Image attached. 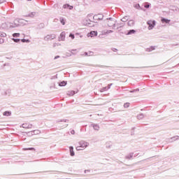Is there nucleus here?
I'll list each match as a JSON object with an SVG mask.
<instances>
[{"label":"nucleus","instance_id":"f257e3e1","mask_svg":"<svg viewBox=\"0 0 179 179\" xmlns=\"http://www.w3.org/2000/svg\"><path fill=\"white\" fill-rule=\"evenodd\" d=\"M89 143H86L85 141H80L79 143V145L76 147V150H83L87 148Z\"/></svg>","mask_w":179,"mask_h":179},{"label":"nucleus","instance_id":"f03ea898","mask_svg":"<svg viewBox=\"0 0 179 179\" xmlns=\"http://www.w3.org/2000/svg\"><path fill=\"white\" fill-rule=\"evenodd\" d=\"M147 24H148V30H153L155 26H156L155 20H148L147 22Z\"/></svg>","mask_w":179,"mask_h":179},{"label":"nucleus","instance_id":"7ed1b4c3","mask_svg":"<svg viewBox=\"0 0 179 179\" xmlns=\"http://www.w3.org/2000/svg\"><path fill=\"white\" fill-rule=\"evenodd\" d=\"M106 23L108 24V26L109 27H113V26L115 27V20H114L113 18H108L106 20Z\"/></svg>","mask_w":179,"mask_h":179},{"label":"nucleus","instance_id":"20e7f679","mask_svg":"<svg viewBox=\"0 0 179 179\" xmlns=\"http://www.w3.org/2000/svg\"><path fill=\"white\" fill-rule=\"evenodd\" d=\"M56 38H57V36L55 34H50V35H46L43 38V40L45 41H51V40H54Z\"/></svg>","mask_w":179,"mask_h":179},{"label":"nucleus","instance_id":"39448f33","mask_svg":"<svg viewBox=\"0 0 179 179\" xmlns=\"http://www.w3.org/2000/svg\"><path fill=\"white\" fill-rule=\"evenodd\" d=\"M104 17V15L102 14H96L94 15L93 19L94 20H103V18Z\"/></svg>","mask_w":179,"mask_h":179},{"label":"nucleus","instance_id":"423d86ee","mask_svg":"<svg viewBox=\"0 0 179 179\" xmlns=\"http://www.w3.org/2000/svg\"><path fill=\"white\" fill-rule=\"evenodd\" d=\"M20 26V24L19 23V18H17L14 20L13 24L10 25V27H19Z\"/></svg>","mask_w":179,"mask_h":179},{"label":"nucleus","instance_id":"0eeeda50","mask_svg":"<svg viewBox=\"0 0 179 179\" xmlns=\"http://www.w3.org/2000/svg\"><path fill=\"white\" fill-rule=\"evenodd\" d=\"M18 22H19V24H20V26H26V24H27V20H23V19H20V18H18Z\"/></svg>","mask_w":179,"mask_h":179},{"label":"nucleus","instance_id":"6e6552de","mask_svg":"<svg viewBox=\"0 0 179 179\" xmlns=\"http://www.w3.org/2000/svg\"><path fill=\"white\" fill-rule=\"evenodd\" d=\"M65 31H63L60 34V36L59 37V41H65Z\"/></svg>","mask_w":179,"mask_h":179},{"label":"nucleus","instance_id":"1a4fd4ad","mask_svg":"<svg viewBox=\"0 0 179 179\" xmlns=\"http://www.w3.org/2000/svg\"><path fill=\"white\" fill-rule=\"evenodd\" d=\"M96 36H97V31H92L87 34V37H96Z\"/></svg>","mask_w":179,"mask_h":179},{"label":"nucleus","instance_id":"9d476101","mask_svg":"<svg viewBox=\"0 0 179 179\" xmlns=\"http://www.w3.org/2000/svg\"><path fill=\"white\" fill-rule=\"evenodd\" d=\"M22 128H25V129H29L31 128V124L29 123H24L22 124Z\"/></svg>","mask_w":179,"mask_h":179},{"label":"nucleus","instance_id":"9b49d317","mask_svg":"<svg viewBox=\"0 0 179 179\" xmlns=\"http://www.w3.org/2000/svg\"><path fill=\"white\" fill-rule=\"evenodd\" d=\"M127 24H128V26H130V27H132V26H134V24H135V21H134L133 20H130L127 22Z\"/></svg>","mask_w":179,"mask_h":179},{"label":"nucleus","instance_id":"f8f14e48","mask_svg":"<svg viewBox=\"0 0 179 179\" xmlns=\"http://www.w3.org/2000/svg\"><path fill=\"white\" fill-rule=\"evenodd\" d=\"M76 92L73 90H69L67 92L68 96H74Z\"/></svg>","mask_w":179,"mask_h":179},{"label":"nucleus","instance_id":"ddd939ff","mask_svg":"<svg viewBox=\"0 0 179 179\" xmlns=\"http://www.w3.org/2000/svg\"><path fill=\"white\" fill-rule=\"evenodd\" d=\"M136 33V31H135L134 29H131L130 31H129V32L127 34V36H129L131 34H135Z\"/></svg>","mask_w":179,"mask_h":179},{"label":"nucleus","instance_id":"4468645a","mask_svg":"<svg viewBox=\"0 0 179 179\" xmlns=\"http://www.w3.org/2000/svg\"><path fill=\"white\" fill-rule=\"evenodd\" d=\"M161 21L162 22V23H170V21H171V20L162 17V20H161Z\"/></svg>","mask_w":179,"mask_h":179},{"label":"nucleus","instance_id":"2eb2a0df","mask_svg":"<svg viewBox=\"0 0 179 179\" xmlns=\"http://www.w3.org/2000/svg\"><path fill=\"white\" fill-rule=\"evenodd\" d=\"M69 149L71 156H75V152H73V147H70Z\"/></svg>","mask_w":179,"mask_h":179},{"label":"nucleus","instance_id":"dca6fc26","mask_svg":"<svg viewBox=\"0 0 179 179\" xmlns=\"http://www.w3.org/2000/svg\"><path fill=\"white\" fill-rule=\"evenodd\" d=\"M155 50V47L151 46L150 48H147V49H146V51H147L148 52H150V51H153V50Z\"/></svg>","mask_w":179,"mask_h":179},{"label":"nucleus","instance_id":"f3484780","mask_svg":"<svg viewBox=\"0 0 179 179\" xmlns=\"http://www.w3.org/2000/svg\"><path fill=\"white\" fill-rule=\"evenodd\" d=\"M129 17L125 16V17H122L121 20H122V22H127V20H129Z\"/></svg>","mask_w":179,"mask_h":179},{"label":"nucleus","instance_id":"a211bd4d","mask_svg":"<svg viewBox=\"0 0 179 179\" xmlns=\"http://www.w3.org/2000/svg\"><path fill=\"white\" fill-rule=\"evenodd\" d=\"M36 16V13H31L28 15V17H34Z\"/></svg>","mask_w":179,"mask_h":179},{"label":"nucleus","instance_id":"6ab92c4d","mask_svg":"<svg viewBox=\"0 0 179 179\" xmlns=\"http://www.w3.org/2000/svg\"><path fill=\"white\" fill-rule=\"evenodd\" d=\"M110 33H113V30L103 31V34H110Z\"/></svg>","mask_w":179,"mask_h":179},{"label":"nucleus","instance_id":"aec40b11","mask_svg":"<svg viewBox=\"0 0 179 179\" xmlns=\"http://www.w3.org/2000/svg\"><path fill=\"white\" fill-rule=\"evenodd\" d=\"M93 128H94V129H95L96 131H99V129H100V127H99V125H97V124H94V125H93Z\"/></svg>","mask_w":179,"mask_h":179},{"label":"nucleus","instance_id":"412c9836","mask_svg":"<svg viewBox=\"0 0 179 179\" xmlns=\"http://www.w3.org/2000/svg\"><path fill=\"white\" fill-rule=\"evenodd\" d=\"M59 85V86H66V82L62 81Z\"/></svg>","mask_w":179,"mask_h":179},{"label":"nucleus","instance_id":"4be33fe9","mask_svg":"<svg viewBox=\"0 0 179 179\" xmlns=\"http://www.w3.org/2000/svg\"><path fill=\"white\" fill-rule=\"evenodd\" d=\"M0 37H6L5 32L0 31Z\"/></svg>","mask_w":179,"mask_h":179},{"label":"nucleus","instance_id":"5701e85b","mask_svg":"<svg viewBox=\"0 0 179 179\" xmlns=\"http://www.w3.org/2000/svg\"><path fill=\"white\" fill-rule=\"evenodd\" d=\"M13 37H20V34L15 33L13 34Z\"/></svg>","mask_w":179,"mask_h":179},{"label":"nucleus","instance_id":"b1692460","mask_svg":"<svg viewBox=\"0 0 179 179\" xmlns=\"http://www.w3.org/2000/svg\"><path fill=\"white\" fill-rule=\"evenodd\" d=\"M134 8H136V9H142L141 6L138 3L134 5Z\"/></svg>","mask_w":179,"mask_h":179},{"label":"nucleus","instance_id":"393cba45","mask_svg":"<svg viewBox=\"0 0 179 179\" xmlns=\"http://www.w3.org/2000/svg\"><path fill=\"white\" fill-rule=\"evenodd\" d=\"M3 115H6L7 117H9V115H10V112H4Z\"/></svg>","mask_w":179,"mask_h":179},{"label":"nucleus","instance_id":"a878e982","mask_svg":"<svg viewBox=\"0 0 179 179\" xmlns=\"http://www.w3.org/2000/svg\"><path fill=\"white\" fill-rule=\"evenodd\" d=\"M60 22H61L62 24L65 25V20H64V18H61Z\"/></svg>","mask_w":179,"mask_h":179},{"label":"nucleus","instance_id":"bb28decb","mask_svg":"<svg viewBox=\"0 0 179 179\" xmlns=\"http://www.w3.org/2000/svg\"><path fill=\"white\" fill-rule=\"evenodd\" d=\"M63 8H64V9H68V8H69V4H64V5L63 6Z\"/></svg>","mask_w":179,"mask_h":179},{"label":"nucleus","instance_id":"cd10ccee","mask_svg":"<svg viewBox=\"0 0 179 179\" xmlns=\"http://www.w3.org/2000/svg\"><path fill=\"white\" fill-rule=\"evenodd\" d=\"M12 40L14 41L15 43H19V41H20V39L12 38Z\"/></svg>","mask_w":179,"mask_h":179},{"label":"nucleus","instance_id":"c85d7f7f","mask_svg":"<svg viewBox=\"0 0 179 179\" xmlns=\"http://www.w3.org/2000/svg\"><path fill=\"white\" fill-rule=\"evenodd\" d=\"M5 43V40L3 38H0V44H3Z\"/></svg>","mask_w":179,"mask_h":179},{"label":"nucleus","instance_id":"c756f323","mask_svg":"<svg viewBox=\"0 0 179 179\" xmlns=\"http://www.w3.org/2000/svg\"><path fill=\"white\" fill-rule=\"evenodd\" d=\"M69 37H71V38H72V40H73L75 38V35L70 34Z\"/></svg>","mask_w":179,"mask_h":179},{"label":"nucleus","instance_id":"7c9ffc66","mask_svg":"<svg viewBox=\"0 0 179 179\" xmlns=\"http://www.w3.org/2000/svg\"><path fill=\"white\" fill-rule=\"evenodd\" d=\"M144 7L148 9V8L150 7V5L148 3V4H145V5L144 6Z\"/></svg>","mask_w":179,"mask_h":179},{"label":"nucleus","instance_id":"2f4dec72","mask_svg":"<svg viewBox=\"0 0 179 179\" xmlns=\"http://www.w3.org/2000/svg\"><path fill=\"white\" fill-rule=\"evenodd\" d=\"M73 51H76V49H75V50H71L70 51V52H71V54H72L73 55H75V54H76V53H73Z\"/></svg>","mask_w":179,"mask_h":179},{"label":"nucleus","instance_id":"473e14b6","mask_svg":"<svg viewBox=\"0 0 179 179\" xmlns=\"http://www.w3.org/2000/svg\"><path fill=\"white\" fill-rule=\"evenodd\" d=\"M69 8L70 10H72V9H73V6L69 5Z\"/></svg>","mask_w":179,"mask_h":179},{"label":"nucleus","instance_id":"72a5a7b5","mask_svg":"<svg viewBox=\"0 0 179 179\" xmlns=\"http://www.w3.org/2000/svg\"><path fill=\"white\" fill-rule=\"evenodd\" d=\"M124 107H129V103H124Z\"/></svg>","mask_w":179,"mask_h":179},{"label":"nucleus","instance_id":"f704fd0d","mask_svg":"<svg viewBox=\"0 0 179 179\" xmlns=\"http://www.w3.org/2000/svg\"><path fill=\"white\" fill-rule=\"evenodd\" d=\"M34 148H28V149H25V150H34Z\"/></svg>","mask_w":179,"mask_h":179},{"label":"nucleus","instance_id":"c9c22d12","mask_svg":"<svg viewBox=\"0 0 179 179\" xmlns=\"http://www.w3.org/2000/svg\"><path fill=\"white\" fill-rule=\"evenodd\" d=\"M71 134L72 135H74V134H75V131H74V130H72V131H71Z\"/></svg>","mask_w":179,"mask_h":179},{"label":"nucleus","instance_id":"e433bc0d","mask_svg":"<svg viewBox=\"0 0 179 179\" xmlns=\"http://www.w3.org/2000/svg\"><path fill=\"white\" fill-rule=\"evenodd\" d=\"M58 58H59V56H56L55 57L54 59H58Z\"/></svg>","mask_w":179,"mask_h":179},{"label":"nucleus","instance_id":"4c0bfd02","mask_svg":"<svg viewBox=\"0 0 179 179\" xmlns=\"http://www.w3.org/2000/svg\"><path fill=\"white\" fill-rule=\"evenodd\" d=\"M41 27H44V24H40Z\"/></svg>","mask_w":179,"mask_h":179},{"label":"nucleus","instance_id":"58836bf2","mask_svg":"<svg viewBox=\"0 0 179 179\" xmlns=\"http://www.w3.org/2000/svg\"><path fill=\"white\" fill-rule=\"evenodd\" d=\"M24 41H26L25 39H22V43H24Z\"/></svg>","mask_w":179,"mask_h":179},{"label":"nucleus","instance_id":"ea45409f","mask_svg":"<svg viewBox=\"0 0 179 179\" xmlns=\"http://www.w3.org/2000/svg\"><path fill=\"white\" fill-rule=\"evenodd\" d=\"M84 55L86 57V56H87V52H85L84 53Z\"/></svg>","mask_w":179,"mask_h":179},{"label":"nucleus","instance_id":"a19ab883","mask_svg":"<svg viewBox=\"0 0 179 179\" xmlns=\"http://www.w3.org/2000/svg\"><path fill=\"white\" fill-rule=\"evenodd\" d=\"M66 127H68V124H66V125L64 126V128H66Z\"/></svg>","mask_w":179,"mask_h":179},{"label":"nucleus","instance_id":"79ce46f5","mask_svg":"<svg viewBox=\"0 0 179 179\" xmlns=\"http://www.w3.org/2000/svg\"><path fill=\"white\" fill-rule=\"evenodd\" d=\"M28 1H31V0H28Z\"/></svg>","mask_w":179,"mask_h":179}]
</instances>
